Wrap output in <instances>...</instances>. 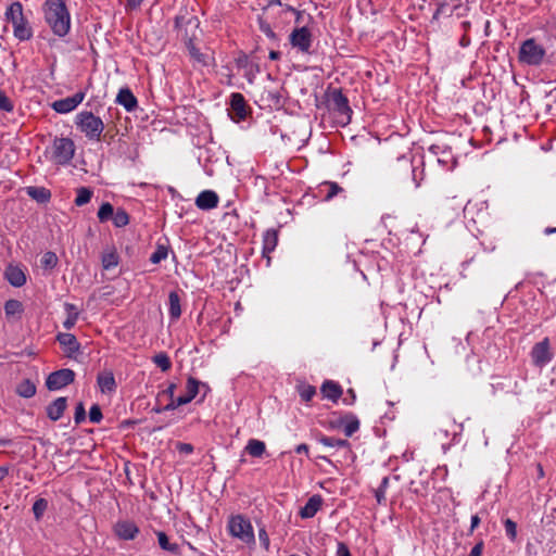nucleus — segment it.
<instances>
[{"label":"nucleus","instance_id":"nucleus-7","mask_svg":"<svg viewBox=\"0 0 556 556\" xmlns=\"http://www.w3.org/2000/svg\"><path fill=\"white\" fill-rule=\"evenodd\" d=\"M75 124L89 140L99 141L104 130L102 119L89 111L79 112L75 117Z\"/></svg>","mask_w":556,"mask_h":556},{"label":"nucleus","instance_id":"nucleus-34","mask_svg":"<svg viewBox=\"0 0 556 556\" xmlns=\"http://www.w3.org/2000/svg\"><path fill=\"white\" fill-rule=\"evenodd\" d=\"M65 309L67 312V317L66 319L63 321V327L66 329V330H71L77 319H78V311L76 308V306L74 304H71V303H65Z\"/></svg>","mask_w":556,"mask_h":556},{"label":"nucleus","instance_id":"nucleus-5","mask_svg":"<svg viewBox=\"0 0 556 556\" xmlns=\"http://www.w3.org/2000/svg\"><path fill=\"white\" fill-rule=\"evenodd\" d=\"M227 530L232 538L242 543L247 545L255 544L253 526L245 516L241 514L230 516L227 522Z\"/></svg>","mask_w":556,"mask_h":556},{"label":"nucleus","instance_id":"nucleus-31","mask_svg":"<svg viewBox=\"0 0 556 556\" xmlns=\"http://www.w3.org/2000/svg\"><path fill=\"white\" fill-rule=\"evenodd\" d=\"M119 257L114 248L103 252L101 257L102 267L106 270L118 265Z\"/></svg>","mask_w":556,"mask_h":556},{"label":"nucleus","instance_id":"nucleus-23","mask_svg":"<svg viewBox=\"0 0 556 556\" xmlns=\"http://www.w3.org/2000/svg\"><path fill=\"white\" fill-rule=\"evenodd\" d=\"M115 533L122 540H134L139 533V528L132 521H118L115 525Z\"/></svg>","mask_w":556,"mask_h":556},{"label":"nucleus","instance_id":"nucleus-17","mask_svg":"<svg viewBox=\"0 0 556 556\" xmlns=\"http://www.w3.org/2000/svg\"><path fill=\"white\" fill-rule=\"evenodd\" d=\"M337 426L342 427L345 437L350 438L358 431L359 419L353 413H346L338 419Z\"/></svg>","mask_w":556,"mask_h":556},{"label":"nucleus","instance_id":"nucleus-29","mask_svg":"<svg viewBox=\"0 0 556 556\" xmlns=\"http://www.w3.org/2000/svg\"><path fill=\"white\" fill-rule=\"evenodd\" d=\"M27 194L39 203H46L51 198V192L45 187H28Z\"/></svg>","mask_w":556,"mask_h":556},{"label":"nucleus","instance_id":"nucleus-61","mask_svg":"<svg viewBox=\"0 0 556 556\" xmlns=\"http://www.w3.org/2000/svg\"><path fill=\"white\" fill-rule=\"evenodd\" d=\"M176 388H177L176 383H170L167 387V389L164 391V393L168 395L169 401H172V399H175L174 393H175Z\"/></svg>","mask_w":556,"mask_h":556},{"label":"nucleus","instance_id":"nucleus-32","mask_svg":"<svg viewBox=\"0 0 556 556\" xmlns=\"http://www.w3.org/2000/svg\"><path fill=\"white\" fill-rule=\"evenodd\" d=\"M318 442L329 447L350 448V442L345 439L321 435Z\"/></svg>","mask_w":556,"mask_h":556},{"label":"nucleus","instance_id":"nucleus-21","mask_svg":"<svg viewBox=\"0 0 556 556\" xmlns=\"http://www.w3.org/2000/svg\"><path fill=\"white\" fill-rule=\"evenodd\" d=\"M116 103L124 106L127 112H134L138 108V100L129 88H121L116 96Z\"/></svg>","mask_w":556,"mask_h":556},{"label":"nucleus","instance_id":"nucleus-56","mask_svg":"<svg viewBox=\"0 0 556 556\" xmlns=\"http://www.w3.org/2000/svg\"><path fill=\"white\" fill-rule=\"evenodd\" d=\"M267 98H268L269 100H271V102H273L274 104H276V105L281 104V94H280V92H279L278 90H277V91H271V90H269V91L267 92Z\"/></svg>","mask_w":556,"mask_h":556},{"label":"nucleus","instance_id":"nucleus-10","mask_svg":"<svg viewBox=\"0 0 556 556\" xmlns=\"http://www.w3.org/2000/svg\"><path fill=\"white\" fill-rule=\"evenodd\" d=\"M289 42L302 54H312L313 52V35L306 26L295 27L289 35Z\"/></svg>","mask_w":556,"mask_h":556},{"label":"nucleus","instance_id":"nucleus-2","mask_svg":"<svg viewBox=\"0 0 556 556\" xmlns=\"http://www.w3.org/2000/svg\"><path fill=\"white\" fill-rule=\"evenodd\" d=\"M415 170L409 157H397L388 167L389 184L396 190L416 189L419 182L416 179Z\"/></svg>","mask_w":556,"mask_h":556},{"label":"nucleus","instance_id":"nucleus-49","mask_svg":"<svg viewBox=\"0 0 556 556\" xmlns=\"http://www.w3.org/2000/svg\"><path fill=\"white\" fill-rule=\"evenodd\" d=\"M74 420L76 425L86 420V409L83 402H79L75 407Z\"/></svg>","mask_w":556,"mask_h":556},{"label":"nucleus","instance_id":"nucleus-16","mask_svg":"<svg viewBox=\"0 0 556 556\" xmlns=\"http://www.w3.org/2000/svg\"><path fill=\"white\" fill-rule=\"evenodd\" d=\"M237 65H238V67L244 70V72H245L244 75L250 83H252L254 77L256 76V74H258L261 72V67H260L258 63L253 58H251L247 54H241L237 59Z\"/></svg>","mask_w":556,"mask_h":556},{"label":"nucleus","instance_id":"nucleus-30","mask_svg":"<svg viewBox=\"0 0 556 556\" xmlns=\"http://www.w3.org/2000/svg\"><path fill=\"white\" fill-rule=\"evenodd\" d=\"M245 451L252 457H262L266 451V445L257 439H250L245 445Z\"/></svg>","mask_w":556,"mask_h":556},{"label":"nucleus","instance_id":"nucleus-4","mask_svg":"<svg viewBox=\"0 0 556 556\" xmlns=\"http://www.w3.org/2000/svg\"><path fill=\"white\" fill-rule=\"evenodd\" d=\"M5 20L13 26V35L20 41H27L33 38L34 31L23 13V5L20 1L12 2L5 10Z\"/></svg>","mask_w":556,"mask_h":556},{"label":"nucleus","instance_id":"nucleus-11","mask_svg":"<svg viewBox=\"0 0 556 556\" xmlns=\"http://www.w3.org/2000/svg\"><path fill=\"white\" fill-rule=\"evenodd\" d=\"M187 393L172 399L168 404L163 407V410H174L181 405L190 403L200 392V381L193 377H189L186 384Z\"/></svg>","mask_w":556,"mask_h":556},{"label":"nucleus","instance_id":"nucleus-57","mask_svg":"<svg viewBox=\"0 0 556 556\" xmlns=\"http://www.w3.org/2000/svg\"><path fill=\"white\" fill-rule=\"evenodd\" d=\"M480 522H481V519H480L479 515H472L471 516L469 534L473 533V531L478 528Z\"/></svg>","mask_w":556,"mask_h":556},{"label":"nucleus","instance_id":"nucleus-36","mask_svg":"<svg viewBox=\"0 0 556 556\" xmlns=\"http://www.w3.org/2000/svg\"><path fill=\"white\" fill-rule=\"evenodd\" d=\"M321 187L326 190L325 200L330 201L339 193H342L344 189L334 181H325Z\"/></svg>","mask_w":556,"mask_h":556},{"label":"nucleus","instance_id":"nucleus-33","mask_svg":"<svg viewBox=\"0 0 556 556\" xmlns=\"http://www.w3.org/2000/svg\"><path fill=\"white\" fill-rule=\"evenodd\" d=\"M157 542L162 549L170 552L173 554L179 553V545L177 543H170L167 534L163 531H157Z\"/></svg>","mask_w":556,"mask_h":556},{"label":"nucleus","instance_id":"nucleus-41","mask_svg":"<svg viewBox=\"0 0 556 556\" xmlns=\"http://www.w3.org/2000/svg\"><path fill=\"white\" fill-rule=\"evenodd\" d=\"M389 477H383L380 482V485L375 490V497L379 505H386V492L389 486Z\"/></svg>","mask_w":556,"mask_h":556},{"label":"nucleus","instance_id":"nucleus-13","mask_svg":"<svg viewBox=\"0 0 556 556\" xmlns=\"http://www.w3.org/2000/svg\"><path fill=\"white\" fill-rule=\"evenodd\" d=\"M229 105V116L233 122L239 123L247 118L250 108L248 106L247 101L241 93H231Z\"/></svg>","mask_w":556,"mask_h":556},{"label":"nucleus","instance_id":"nucleus-9","mask_svg":"<svg viewBox=\"0 0 556 556\" xmlns=\"http://www.w3.org/2000/svg\"><path fill=\"white\" fill-rule=\"evenodd\" d=\"M544 56V48L536 43L534 39H527L521 43L518 55L520 63L538 66L542 63Z\"/></svg>","mask_w":556,"mask_h":556},{"label":"nucleus","instance_id":"nucleus-42","mask_svg":"<svg viewBox=\"0 0 556 556\" xmlns=\"http://www.w3.org/2000/svg\"><path fill=\"white\" fill-rule=\"evenodd\" d=\"M298 392L302 401L309 402L316 394V388L311 384L302 383L298 386Z\"/></svg>","mask_w":556,"mask_h":556},{"label":"nucleus","instance_id":"nucleus-64","mask_svg":"<svg viewBox=\"0 0 556 556\" xmlns=\"http://www.w3.org/2000/svg\"><path fill=\"white\" fill-rule=\"evenodd\" d=\"M9 473L8 467H0V481L4 479V477Z\"/></svg>","mask_w":556,"mask_h":556},{"label":"nucleus","instance_id":"nucleus-8","mask_svg":"<svg viewBox=\"0 0 556 556\" xmlns=\"http://www.w3.org/2000/svg\"><path fill=\"white\" fill-rule=\"evenodd\" d=\"M329 109L334 114L338 124L345 126L351 122L352 109L350 108L348 98L341 89H332L329 92Z\"/></svg>","mask_w":556,"mask_h":556},{"label":"nucleus","instance_id":"nucleus-24","mask_svg":"<svg viewBox=\"0 0 556 556\" xmlns=\"http://www.w3.org/2000/svg\"><path fill=\"white\" fill-rule=\"evenodd\" d=\"M58 342L61 346L64 348L68 357H72L73 354L77 353L80 349V344L77 341L76 337L72 333H59L56 336Z\"/></svg>","mask_w":556,"mask_h":556},{"label":"nucleus","instance_id":"nucleus-39","mask_svg":"<svg viewBox=\"0 0 556 556\" xmlns=\"http://www.w3.org/2000/svg\"><path fill=\"white\" fill-rule=\"evenodd\" d=\"M152 361L164 372L168 371L172 368L170 358L164 352L154 355Z\"/></svg>","mask_w":556,"mask_h":556},{"label":"nucleus","instance_id":"nucleus-52","mask_svg":"<svg viewBox=\"0 0 556 556\" xmlns=\"http://www.w3.org/2000/svg\"><path fill=\"white\" fill-rule=\"evenodd\" d=\"M258 540L261 542V545L264 547V549L268 551L270 541H269L267 531L264 527L258 529Z\"/></svg>","mask_w":556,"mask_h":556},{"label":"nucleus","instance_id":"nucleus-55","mask_svg":"<svg viewBox=\"0 0 556 556\" xmlns=\"http://www.w3.org/2000/svg\"><path fill=\"white\" fill-rule=\"evenodd\" d=\"M484 548L483 541H479L470 551L469 556H481Z\"/></svg>","mask_w":556,"mask_h":556},{"label":"nucleus","instance_id":"nucleus-60","mask_svg":"<svg viewBox=\"0 0 556 556\" xmlns=\"http://www.w3.org/2000/svg\"><path fill=\"white\" fill-rule=\"evenodd\" d=\"M126 1H127L126 8L130 9V10L138 9L142 3V0H126Z\"/></svg>","mask_w":556,"mask_h":556},{"label":"nucleus","instance_id":"nucleus-40","mask_svg":"<svg viewBox=\"0 0 556 556\" xmlns=\"http://www.w3.org/2000/svg\"><path fill=\"white\" fill-rule=\"evenodd\" d=\"M92 190L87 187H80L77 189V195L75 199V204L77 206H83L90 202L92 198Z\"/></svg>","mask_w":556,"mask_h":556},{"label":"nucleus","instance_id":"nucleus-14","mask_svg":"<svg viewBox=\"0 0 556 556\" xmlns=\"http://www.w3.org/2000/svg\"><path fill=\"white\" fill-rule=\"evenodd\" d=\"M531 358L532 363L540 368L546 366L552 361L553 353L551 352L548 338H544L534 344L531 350Z\"/></svg>","mask_w":556,"mask_h":556},{"label":"nucleus","instance_id":"nucleus-44","mask_svg":"<svg viewBox=\"0 0 556 556\" xmlns=\"http://www.w3.org/2000/svg\"><path fill=\"white\" fill-rule=\"evenodd\" d=\"M168 255V248L164 244H157L155 251L150 256L152 264H159L165 260Z\"/></svg>","mask_w":556,"mask_h":556},{"label":"nucleus","instance_id":"nucleus-35","mask_svg":"<svg viewBox=\"0 0 556 556\" xmlns=\"http://www.w3.org/2000/svg\"><path fill=\"white\" fill-rule=\"evenodd\" d=\"M16 392L20 396L29 399L36 394V386L30 380H23L16 389Z\"/></svg>","mask_w":556,"mask_h":556},{"label":"nucleus","instance_id":"nucleus-25","mask_svg":"<svg viewBox=\"0 0 556 556\" xmlns=\"http://www.w3.org/2000/svg\"><path fill=\"white\" fill-rule=\"evenodd\" d=\"M320 392L324 397L337 402L342 396L343 390L338 382L326 380L320 387Z\"/></svg>","mask_w":556,"mask_h":556},{"label":"nucleus","instance_id":"nucleus-6","mask_svg":"<svg viewBox=\"0 0 556 556\" xmlns=\"http://www.w3.org/2000/svg\"><path fill=\"white\" fill-rule=\"evenodd\" d=\"M75 154L74 141L70 138H55L46 150V155L56 165H67L71 163Z\"/></svg>","mask_w":556,"mask_h":556},{"label":"nucleus","instance_id":"nucleus-19","mask_svg":"<svg viewBox=\"0 0 556 556\" xmlns=\"http://www.w3.org/2000/svg\"><path fill=\"white\" fill-rule=\"evenodd\" d=\"M324 498L319 494H315L308 498L306 504L300 509L299 515L302 519L313 518L321 508Z\"/></svg>","mask_w":556,"mask_h":556},{"label":"nucleus","instance_id":"nucleus-37","mask_svg":"<svg viewBox=\"0 0 556 556\" xmlns=\"http://www.w3.org/2000/svg\"><path fill=\"white\" fill-rule=\"evenodd\" d=\"M115 227L122 228L129 224V215L124 208H117L112 217Z\"/></svg>","mask_w":556,"mask_h":556},{"label":"nucleus","instance_id":"nucleus-3","mask_svg":"<svg viewBox=\"0 0 556 556\" xmlns=\"http://www.w3.org/2000/svg\"><path fill=\"white\" fill-rule=\"evenodd\" d=\"M175 25L181 34V38L186 43L191 59L202 65H207L206 55L193 43V38L195 37L194 30L200 26L199 18L197 16H190L188 18H185V16H176Z\"/></svg>","mask_w":556,"mask_h":556},{"label":"nucleus","instance_id":"nucleus-58","mask_svg":"<svg viewBox=\"0 0 556 556\" xmlns=\"http://www.w3.org/2000/svg\"><path fill=\"white\" fill-rule=\"evenodd\" d=\"M348 394H349V397H344L343 403L345 405H353L356 400L355 391L353 389H349Z\"/></svg>","mask_w":556,"mask_h":556},{"label":"nucleus","instance_id":"nucleus-43","mask_svg":"<svg viewBox=\"0 0 556 556\" xmlns=\"http://www.w3.org/2000/svg\"><path fill=\"white\" fill-rule=\"evenodd\" d=\"M4 312L7 316H13L23 312V304L18 300H8L4 303Z\"/></svg>","mask_w":556,"mask_h":556},{"label":"nucleus","instance_id":"nucleus-15","mask_svg":"<svg viewBox=\"0 0 556 556\" xmlns=\"http://www.w3.org/2000/svg\"><path fill=\"white\" fill-rule=\"evenodd\" d=\"M86 92L78 91L72 97L59 99L52 102L51 108L53 111L60 114H67L73 112L85 99Z\"/></svg>","mask_w":556,"mask_h":556},{"label":"nucleus","instance_id":"nucleus-27","mask_svg":"<svg viewBox=\"0 0 556 556\" xmlns=\"http://www.w3.org/2000/svg\"><path fill=\"white\" fill-rule=\"evenodd\" d=\"M97 383L102 393H112L116 389L115 378L111 370L100 372L97 377Z\"/></svg>","mask_w":556,"mask_h":556},{"label":"nucleus","instance_id":"nucleus-46","mask_svg":"<svg viewBox=\"0 0 556 556\" xmlns=\"http://www.w3.org/2000/svg\"><path fill=\"white\" fill-rule=\"evenodd\" d=\"M40 262L43 268H53L58 264V256L53 252H46Z\"/></svg>","mask_w":556,"mask_h":556},{"label":"nucleus","instance_id":"nucleus-18","mask_svg":"<svg viewBox=\"0 0 556 556\" xmlns=\"http://www.w3.org/2000/svg\"><path fill=\"white\" fill-rule=\"evenodd\" d=\"M278 244V231L274 228L267 229L263 233V248L262 254L267 258V265L270 263L269 254L276 249Z\"/></svg>","mask_w":556,"mask_h":556},{"label":"nucleus","instance_id":"nucleus-20","mask_svg":"<svg viewBox=\"0 0 556 556\" xmlns=\"http://www.w3.org/2000/svg\"><path fill=\"white\" fill-rule=\"evenodd\" d=\"M195 205L204 211L215 208L218 205V195L215 191L204 190L197 197Z\"/></svg>","mask_w":556,"mask_h":556},{"label":"nucleus","instance_id":"nucleus-59","mask_svg":"<svg viewBox=\"0 0 556 556\" xmlns=\"http://www.w3.org/2000/svg\"><path fill=\"white\" fill-rule=\"evenodd\" d=\"M295 453L296 454H305L306 456H308V453H309V447L307 444L305 443H301L299 444L296 447H295Z\"/></svg>","mask_w":556,"mask_h":556},{"label":"nucleus","instance_id":"nucleus-12","mask_svg":"<svg viewBox=\"0 0 556 556\" xmlns=\"http://www.w3.org/2000/svg\"><path fill=\"white\" fill-rule=\"evenodd\" d=\"M74 379L75 372L72 369L63 368L51 372L46 380V386L50 391H56L71 384Z\"/></svg>","mask_w":556,"mask_h":556},{"label":"nucleus","instance_id":"nucleus-45","mask_svg":"<svg viewBox=\"0 0 556 556\" xmlns=\"http://www.w3.org/2000/svg\"><path fill=\"white\" fill-rule=\"evenodd\" d=\"M48 507V501L46 498H38L33 505V513L37 520L41 519Z\"/></svg>","mask_w":556,"mask_h":556},{"label":"nucleus","instance_id":"nucleus-54","mask_svg":"<svg viewBox=\"0 0 556 556\" xmlns=\"http://www.w3.org/2000/svg\"><path fill=\"white\" fill-rule=\"evenodd\" d=\"M337 556H351V552L344 542H338Z\"/></svg>","mask_w":556,"mask_h":556},{"label":"nucleus","instance_id":"nucleus-22","mask_svg":"<svg viewBox=\"0 0 556 556\" xmlns=\"http://www.w3.org/2000/svg\"><path fill=\"white\" fill-rule=\"evenodd\" d=\"M4 277L9 283L15 288H20L26 283V275L24 270L16 265H9L5 268Z\"/></svg>","mask_w":556,"mask_h":556},{"label":"nucleus","instance_id":"nucleus-38","mask_svg":"<svg viewBox=\"0 0 556 556\" xmlns=\"http://www.w3.org/2000/svg\"><path fill=\"white\" fill-rule=\"evenodd\" d=\"M114 207L113 205L110 203V202H104L101 204L99 211H98V219L100 220V223H105L110 219H112L113 217V214H114Z\"/></svg>","mask_w":556,"mask_h":556},{"label":"nucleus","instance_id":"nucleus-48","mask_svg":"<svg viewBox=\"0 0 556 556\" xmlns=\"http://www.w3.org/2000/svg\"><path fill=\"white\" fill-rule=\"evenodd\" d=\"M504 528L506 535L514 541L517 536V523L513 521L511 519H506L504 521Z\"/></svg>","mask_w":556,"mask_h":556},{"label":"nucleus","instance_id":"nucleus-28","mask_svg":"<svg viewBox=\"0 0 556 556\" xmlns=\"http://www.w3.org/2000/svg\"><path fill=\"white\" fill-rule=\"evenodd\" d=\"M168 314L174 320L181 316L180 296L176 291L168 294Z\"/></svg>","mask_w":556,"mask_h":556},{"label":"nucleus","instance_id":"nucleus-51","mask_svg":"<svg viewBox=\"0 0 556 556\" xmlns=\"http://www.w3.org/2000/svg\"><path fill=\"white\" fill-rule=\"evenodd\" d=\"M260 30L266 37H268L270 40H274V41L278 40L276 33L271 29V27H270V25L268 23H266L264 21H261L260 22Z\"/></svg>","mask_w":556,"mask_h":556},{"label":"nucleus","instance_id":"nucleus-1","mask_svg":"<svg viewBox=\"0 0 556 556\" xmlns=\"http://www.w3.org/2000/svg\"><path fill=\"white\" fill-rule=\"evenodd\" d=\"M43 18L51 31L65 37L71 30V14L64 0H46L42 4Z\"/></svg>","mask_w":556,"mask_h":556},{"label":"nucleus","instance_id":"nucleus-53","mask_svg":"<svg viewBox=\"0 0 556 556\" xmlns=\"http://www.w3.org/2000/svg\"><path fill=\"white\" fill-rule=\"evenodd\" d=\"M176 450L181 454H191L193 452V445L190 443L177 442Z\"/></svg>","mask_w":556,"mask_h":556},{"label":"nucleus","instance_id":"nucleus-47","mask_svg":"<svg viewBox=\"0 0 556 556\" xmlns=\"http://www.w3.org/2000/svg\"><path fill=\"white\" fill-rule=\"evenodd\" d=\"M103 418L101 408L98 404H93L89 409V420L92 424H99L101 422Z\"/></svg>","mask_w":556,"mask_h":556},{"label":"nucleus","instance_id":"nucleus-50","mask_svg":"<svg viewBox=\"0 0 556 556\" xmlns=\"http://www.w3.org/2000/svg\"><path fill=\"white\" fill-rule=\"evenodd\" d=\"M14 109L13 102L9 97L0 90V110L4 112H12Z\"/></svg>","mask_w":556,"mask_h":556},{"label":"nucleus","instance_id":"nucleus-63","mask_svg":"<svg viewBox=\"0 0 556 556\" xmlns=\"http://www.w3.org/2000/svg\"><path fill=\"white\" fill-rule=\"evenodd\" d=\"M200 388H202L204 391L202 399H201L203 401L204 397L206 396V393L210 391V387L206 383L200 381Z\"/></svg>","mask_w":556,"mask_h":556},{"label":"nucleus","instance_id":"nucleus-62","mask_svg":"<svg viewBox=\"0 0 556 556\" xmlns=\"http://www.w3.org/2000/svg\"><path fill=\"white\" fill-rule=\"evenodd\" d=\"M268 56H269V59L271 61H277V60L280 59L281 53L279 51H276V50H271V51H269V55Z\"/></svg>","mask_w":556,"mask_h":556},{"label":"nucleus","instance_id":"nucleus-26","mask_svg":"<svg viewBox=\"0 0 556 556\" xmlns=\"http://www.w3.org/2000/svg\"><path fill=\"white\" fill-rule=\"evenodd\" d=\"M67 407V400L64 396L55 399L50 405L47 407V416L52 420L56 421L59 420L63 414L64 410Z\"/></svg>","mask_w":556,"mask_h":556}]
</instances>
